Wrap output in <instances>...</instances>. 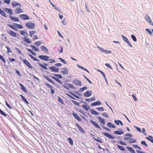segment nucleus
<instances>
[{
    "instance_id": "nucleus-41",
    "label": "nucleus",
    "mask_w": 153,
    "mask_h": 153,
    "mask_svg": "<svg viewBox=\"0 0 153 153\" xmlns=\"http://www.w3.org/2000/svg\"><path fill=\"white\" fill-rule=\"evenodd\" d=\"M116 146H117L118 148L121 150L122 151H125L126 150L125 148L122 146L116 144Z\"/></svg>"
},
{
    "instance_id": "nucleus-1",
    "label": "nucleus",
    "mask_w": 153,
    "mask_h": 153,
    "mask_svg": "<svg viewBox=\"0 0 153 153\" xmlns=\"http://www.w3.org/2000/svg\"><path fill=\"white\" fill-rule=\"evenodd\" d=\"M28 34L27 32V31H26L25 33V36H25V37H22L21 38V39H22V40L25 42V43H32V41H30V39L28 38L27 37H26V36L28 35Z\"/></svg>"
},
{
    "instance_id": "nucleus-18",
    "label": "nucleus",
    "mask_w": 153,
    "mask_h": 153,
    "mask_svg": "<svg viewBox=\"0 0 153 153\" xmlns=\"http://www.w3.org/2000/svg\"><path fill=\"white\" fill-rule=\"evenodd\" d=\"M97 118L98 119L99 122L101 124L103 125L105 124V119H103L100 116L97 117Z\"/></svg>"
},
{
    "instance_id": "nucleus-33",
    "label": "nucleus",
    "mask_w": 153,
    "mask_h": 153,
    "mask_svg": "<svg viewBox=\"0 0 153 153\" xmlns=\"http://www.w3.org/2000/svg\"><path fill=\"white\" fill-rule=\"evenodd\" d=\"M19 85L21 86V89L24 92H27V90L26 87L21 83H20Z\"/></svg>"
},
{
    "instance_id": "nucleus-49",
    "label": "nucleus",
    "mask_w": 153,
    "mask_h": 153,
    "mask_svg": "<svg viewBox=\"0 0 153 153\" xmlns=\"http://www.w3.org/2000/svg\"><path fill=\"white\" fill-rule=\"evenodd\" d=\"M68 140L70 145L71 146L73 145V142L72 139L71 137H68Z\"/></svg>"
},
{
    "instance_id": "nucleus-53",
    "label": "nucleus",
    "mask_w": 153,
    "mask_h": 153,
    "mask_svg": "<svg viewBox=\"0 0 153 153\" xmlns=\"http://www.w3.org/2000/svg\"><path fill=\"white\" fill-rule=\"evenodd\" d=\"M12 6L13 7H14L15 6H17L19 4V3L16 1H14L12 3Z\"/></svg>"
},
{
    "instance_id": "nucleus-13",
    "label": "nucleus",
    "mask_w": 153,
    "mask_h": 153,
    "mask_svg": "<svg viewBox=\"0 0 153 153\" xmlns=\"http://www.w3.org/2000/svg\"><path fill=\"white\" fill-rule=\"evenodd\" d=\"M22 61L25 65L29 68H32V66H31L29 62H28L27 60L26 59H23Z\"/></svg>"
},
{
    "instance_id": "nucleus-48",
    "label": "nucleus",
    "mask_w": 153,
    "mask_h": 153,
    "mask_svg": "<svg viewBox=\"0 0 153 153\" xmlns=\"http://www.w3.org/2000/svg\"><path fill=\"white\" fill-rule=\"evenodd\" d=\"M87 89V87L86 86H84L82 88H80L79 89V92H82L84 90Z\"/></svg>"
},
{
    "instance_id": "nucleus-59",
    "label": "nucleus",
    "mask_w": 153,
    "mask_h": 153,
    "mask_svg": "<svg viewBox=\"0 0 153 153\" xmlns=\"http://www.w3.org/2000/svg\"><path fill=\"white\" fill-rule=\"evenodd\" d=\"M121 36H122L123 39L124 41V42H126L127 41H128V38H127L125 36H124L123 35H122Z\"/></svg>"
},
{
    "instance_id": "nucleus-55",
    "label": "nucleus",
    "mask_w": 153,
    "mask_h": 153,
    "mask_svg": "<svg viewBox=\"0 0 153 153\" xmlns=\"http://www.w3.org/2000/svg\"><path fill=\"white\" fill-rule=\"evenodd\" d=\"M71 101L74 104L78 106H80V103L79 102L73 100H71Z\"/></svg>"
},
{
    "instance_id": "nucleus-64",
    "label": "nucleus",
    "mask_w": 153,
    "mask_h": 153,
    "mask_svg": "<svg viewBox=\"0 0 153 153\" xmlns=\"http://www.w3.org/2000/svg\"><path fill=\"white\" fill-rule=\"evenodd\" d=\"M20 96L21 97L22 99L23 100L24 102H25L27 101V99L22 94H20Z\"/></svg>"
},
{
    "instance_id": "nucleus-47",
    "label": "nucleus",
    "mask_w": 153,
    "mask_h": 153,
    "mask_svg": "<svg viewBox=\"0 0 153 153\" xmlns=\"http://www.w3.org/2000/svg\"><path fill=\"white\" fill-rule=\"evenodd\" d=\"M43 77L45 79H46L47 80H48L49 82H51L53 81V80L51 79L50 77H49L48 76H46L45 75H43Z\"/></svg>"
},
{
    "instance_id": "nucleus-5",
    "label": "nucleus",
    "mask_w": 153,
    "mask_h": 153,
    "mask_svg": "<svg viewBox=\"0 0 153 153\" xmlns=\"http://www.w3.org/2000/svg\"><path fill=\"white\" fill-rule=\"evenodd\" d=\"M124 140H128V142L129 143H136V140L135 139H134L132 138H130L128 137H125L124 138Z\"/></svg>"
},
{
    "instance_id": "nucleus-63",
    "label": "nucleus",
    "mask_w": 153,
    "mask_h": 153,
    "mask_svg": "<svg viewBox=\"0 0 153 153\" xmlns=\"http://www.w3.org/2000/svg\"><path fill=\"white\" fill-rule=\"evenodd\" d=\"M132 146H133V147H134V148H137L140 150H141V148L140 147L138 146V145L137 144H133L132 145Z\"/></svg>"
},
{
    "instance_id": "nucleus-52",
    "label": "nucleus",
    "mask_w": 153,
    "mask_h": 153,
    "mask_svg": "<svg viewBox=\"0 0 153 153\" xmlns=\"http://www.w3.org/2000/svg\"><path fill=\"white\" fill-rule=\"evenodd\" d=\"M58 59L60 60L62 62H63L64 64H68L67 62L62 58L59 57L58 58Z\"/></svg>"
},
{
    "instance_id": "nucleus-15",
    "label": "nucleus",
    "mask_w": 153,
    "mask_h": 153,
    "mask_svg": "<svg viewBox=\"0 0 153 153\" xmlns=\"http://www.w3.org/2000/svg\"><path fill=\"white\" fill-rule=\"evenodd\" d=\"M50 69L54 72H58L59 71V68H56L54 66H51L49 67Z\"/></svg>"
},
{
    "instance_id": "nucleus-50",
    "label": "nucleus",
    "mask_w": 153,
    "mask_h": 153,
    "mask_svg": "<svg viewBox=\"0 0 153 153\" xmlns=\"http://www.w3.org/2000/svg\"><path fill=\"white\" fill-rule=\"evenodd\" d=\"M58 101L62 105H65V103H64L62 99L59 97H58Z\"/></svg>"
},
{
    "instance_id": "nucleus-62",
    "label": "nucleus",
    "mask_w": 153,
    "mask_h": 153,
    "mask_svg": "<svg viewBox=\"0 0 153 153\" xmlns=\"http://www.w3.org/2000/svg\"><path fill=\"white\" fill-rule=\"evenodd\" d=\"M124 136L125 137H128L131 138V137H132V135L131 134L126 133L124 135Z\"/></svg>"
},
{
    "instance_id": "nucleus-45",
    "label": "nucleus",
    "mask_w": 153,
    "mask_h": 153,
    "mask_svg": "<svg viewBox=\"0 0 153 153\" xmlns=\"http://www.w3.org/2000/svg\"><path fill=\"white\" fill-rule=\"evenodd\" d=\"M50 4L52 6V7L57 11H59V8H57L56 6H55L51 1V0H49Z\"/></svg>"
},
{
    "instance_id": "nucleus-7",
    "label": "nucleus",
    "mask_w": 153,
    "mask_h": 153,
    "mask_svg": "<svg viewBox=\"0 0 153 153\" xmlns=\"http://www.w3.org/2000/svg\"><path fill=\"white\" fill-rule=\"evenodd\" d=\"M97 71H98L99 72H100L101 74L103 76L104 78V79L105 80V82L107 84V86H108V87L110 88V87L109 86V85L108 83L107 80V78H106V76L105 74L104 73V72L101 71V70L98 69L97 70Z\"/></svg>"
},
{
    "instance_id": "nucleus-4",
    "label": "nucleus",
    "mask_w": 153,
    "mask_h": 153,
    "mask_svg": "<svg viewBox=\"0 0 153 153\" xmlns=\"http://www.w3.org/2000/svg\"><path fill=\"white\" fill-rule=\"evenodd\" d=\"M38 57L40 59L46 61H48L49 59V57L45 55H39L38 56Z\"/></svg>"
},
{
    "instance_id": "nucleus-54",
    "label": "nucleus",
    "mask_w": 153,
    "mask_h": 153,
    "mask_svg": "<svg viewBox=\"0 0 153 153\" xmlns=\"http://www.w3.org/2000/svg\"><path fill=\"white\" fill-rule=\"evenodd\" d=\"M96 110L99 111H104V108L103 107H97L96 108Z\"/></svg>"
},
{
    "instance_id": "nucleus-21",
    "label": "nucleus",
    "mask_w": 153,
    "mask_h": 153,
    "mask_svg": "<svg viewBox=\"0 0 153 153\" xmlns=\"http://www.w3.org/2000/svg\"><path fill=\"white\" fill-rule=\"evenodd\" d=\"M72 115L74 116V118L78 121H82L81 119L76 114L73 112L72 113Z\"/></svg>"
},
{
    "instance_id": "nucleus-43",
    "label": "nucleus",
    "mask_w": 153,
    "mask_h": 153,
    "mask_svg": "<svg viewBox=\"0 0 153 153\" xmlns=\"http://www.w3.org/2000/svg\"><path fill=\"white\" fill-rule=\"evenodd\" d=\"M117 143H119L120 144L122 145H123L125 146H126L127 145V144L125 142H124L122 140H119V141H116Z\"/></svg>"
},
{
    "instance_id": "nucleus-2",
    "label": "nucleus",
    "mask_w": 153,
    "mask_h": 153,
    "mask_svg": "<svg viewBox=\"0 0 153 153\" xmlns=\"http://www.w3.org/2000/svg\"><path fill=\"white\" fill-rule=\"evenodd\" d=\"M25 25L29 29H33L34 28L35 24L33 23L28 22L26 23Z\"/></svg>"
},
{
    "instance_id": "nucleus-26",
    "label": "nucleus",
    "mask_w": 153,
    "mask_h": 153,
    "mask_svg": "<svg viewBox=\"0 0 153 153\" xmlns=\"http://www.w3.org/2000/svg\"><path fill=\"white\" fill-rule=\"evenodd\" d=\"M45 85L47 86L49 88H51V93L52 94H54L55 93V92L54 90L53 89V87H52V86L51 85H50L48 83H45Z\"/></svg>"
},
{
    "instance_id": "nucleus-60",
    "label": "nucleus",
    "mask_w": 153,
    "mask_h": 153,
    "mask_svg": "<svg viewBox=\"0 0 153 153\" xmlns=\"http://www.w3.org/2000/svg\"><path fill=\"white\" fill-rule=\"evenodd\" d=\"M36 32L35 31H29V34L31 37H32L33 35L35 33H36Z\"/></svg>"
},
{
    "instance_id": "nucleus-16",
    "label": "nucleus",
    "mask_w": 153,
    "mask_h": 153,
    "mask_svg": "<svg viewBox=\"0 0 153 153\" xmlns=\"http://www.w3.org/2000/svg\"><path fill=\"white\" fill-rule=\"evenodd\" d=\"M92 94V92L90 90L87 91L83 93V95L84 97H90Z\"/></svg>"
},
{
    "instance_id": "nucleus-8",
    "label": "nucleus",
    "mask_w": 153,
    "mask_h": 153,
    "mask_svg": "<svg viewBox=\"0 0 153 153\" xmlns=\"http://www.w3.org/2000/svg\"><path fill=\"white\" fill-rule=\"evenodd\" d=\"M103 135L105 137H108L109 139H114L115 138V137L110 134H109L107 133H105L104 132H102Z\"/></svg>"
},
{
    "instance_id": "nucleus-56",
    "label": "nucleus",
    "mask_w": 153,
    "mask_h": 153,
    "mask_svg": "<svg viewBox=\"0 0 153 153\" xmlns=\"http://www.w3.org/2000/svg\"><path fill=\"white\" fill-rule=\"evenodd\" d=\"M131 39L134 41L135 42H136L137 41V38L134 35L132 34L131 35Z\"/></svg>"
},
{
    "instance_id": "nucleus-23",
    "label": "nucleus",
    "mask_w": 153,
    "mask_h": 153,
    "mask_svg": "<svg viewBox=\"0 0 153 153\" xmlns=\"http://www.w3.org/2000/svg\"><path fill=\"white\" fill-rule=\"evenodd\" d=\"M101 102L99 101H97L91 104V105L92 106H97L100 105H101Z\"/></svg>"
},
{
    "instance_id": "nucleus-38",
    "label": "nucleus",
    "mask_w": 153,
    "mask_h": 153,
    "mask_svg": "<svg viewBox=\"0 0 153 153\" xmlns=\"http://www.w3.org/2000/svg\"><path fill=\"white\" fill-rule=\"evenodd\" d=\"M41 49L43 51H45L46 53L48 52V49L44 45H42L40 47Z\"/></svg>"
},
{
    "instance_id": "nucleus-31",
    "label": "nucleus",
    "mask_w": 153,
    "mask_h": 153,
    "mask_svg": "<svg viewBox=\"0 0 153 153\" xmlns=\"http://www.w3.org/2000/svg\"><path fill=\"white\" fill-rule=\"evenodd\" d=\"M10 17L11 20L15 22H18L19 21V19L18 17H15L13 16H10Z\"/></svg>"
},
{
    "instance_id": "nucleus-58",
    "label": "nucleus",
    "mask_w": 153,
    "mask_h": 153,
    "mask_svg": "<svg viewBox=\"0 0 153 153\" xmlns=\"http://www.w3.org/2000/svg\"><path fill=\"white\" fill-rule=\"evenodd\" d=\"M66 95L68 96L69 97L71 98L72 99L74 100H77L76 99L75 97H74L72 95L70 94H68V93H66Z\"/></svg>"
},
{
    "instance_id": "nucleus-10",
    "label": "nucleus",
    "mask_w": 153,
    "mask_h": 153,
    "mask_svg": "<svg viewBox=\"0 0 153 153\" xmlns=\"http://www.w3.org/2000/svg\"><path fill=\"white\" fill-rule=\"evenodd\" d=\"M97 48L99 50H100V51L105 53H111V51L107 50H104L102 48H101L99 46H97Z\"/></svg>"
},
{
    "instance_id": "nucleus-34",
    "label": "nucleus",
    "mask_w": 153,
    "mask_h": 153,
    "mask_svg": "<svg viewBox=\"0 0 153 153\" xmlns=\"http://www.w3.org/2000/svg\"><path fill=\"white\" fill-rule=\"evenodd\" d=\"M27 54L28 56H29L32 59H33V60H34L35 61L39 62V61L38 59L34 57L31 54L27 53Z\"/></svg>"
},
{
    "instance_id": "nucleus-27",
    "label": "nucleus",
    "mask_w": 153,
    "mask_h": 153,
    "mask_svg": "<svg viewBox=\"0 0 153 153\" xmlns=\"http://www.w3.org/2000/svg\"><path fill=\"white\" fill-rule=\"evenodd\" d=\"M13 25L16 28L20 29L22 28L23 27V26L22 25L15 23H13Z\"/></svg>"
},
{
    "instance_id": "nucleus-44",
    "label": "nucleus",
    "mask_w": 153,
    "mask_h": 153,
    "mask_svg": "<svg viewBox=\"0 0 153 153\" xmlns=\"http://www.w3.org/2000/svg\"><path fill=\"white\" fill-rule=\"evenodd\" d=\"M0 14L3 16L6 17V13L0 8Z\"/></svg>"
},
{
    "instance_id": "nucleus-40",
    "label": "nucleus",
    "mask_w": 153,
    "mask_h": 153,
    "mask_svg": "<svg viewBox=\"0 0 153 153\" xmlns=\"http://www.w3.org/2000/svg\"><path fill=\"white\" fill-rule=\"evenodd\" d=\"M97 137V138H95L94 137H93V138L94 140H95L98 142L100 143H102V140H101V139L99 137Z\"/></svg>"
},
{
    "instance_id": "nucleus-32",
    "label": "nucleus",
    "mask_w": 153,
    "mask_h": 153,
    "mask_svg": "<svg viewBox=\"0 0 153 153\" xmlns=\"http://www.w3.org/2000/svg\"><path fill=\"white\" fill-rule=\"evenodd\" d=\"M90 111L91 113L94 115H98L99 114V113L93 109H90Z\"/></svg>"
},
{
    "instance_id": "nucleus-11",
    "label": "nucleus",
    "mask_w": 153,
    "mask_h": 153,
    "mask_svg": "<svg viewBox=\"0 0 153 153\" xmlns=\"http://www.w3.org/2000/svg\"><path fill=\"white\" fill-rule=\"evenodd\" d=\"M114 133L116 134L121 135L124 133V132L122 128H118V130L114 131Z\"/></svg>"
},
{
    "instance_id": "nucleus-37",
    "label": "nucleus",
    "mask_w": 153,
    "mask_h": 153,
    "mask_svg": "<svg viewBox=\"0 0 153 153\" xmlns=\"http://www.w3.org/2000/svg\"><path fill=\"white\" fill-rule=\"evenodd\" d=\"M30 46L32 48V49L36 52L39 51V49L33 45H30Z\"/></svg>"
},
{
    "instance_id": "nucleus-46",
    "label": "nucleus",
    "mask_w": 153,
    "mask_h": 153,
    "mask_svg": "<svg viewBox=\"0 0 153 153\" xmlns=\"http://www.w3.org/2000/svg\"><path fill=\"white\" fill-rule=\"evenodd\" d=\"M81 107L83 108L85 110L87 111H88V110H89L90 108V106L89 105H88L87 106H85L84 105H82Z\"/></svg>"
},
{
    "instance_id": "nucleus-19",
    "label": "nucleus",
    "mask_w": 153,
    "mask_h": 153,
    "mask_svg": "<svg viewBox=\"0 0 153 153\" xmlns=\"http://www.w3.org/2000/svg\"><path fill=\"white\" fill-rule=\"evenodd\" d=\"M4 10L5 12L9 14L10 16L13 15L12 10L11 9L7 8H4Z\"/></svg>"
},
{
    "instance_id": "nucleus-12",
    "label": "nucleus",
    "mask_w": 153,
    "mask_h": 153,
    "mask_svg": "<svg viewBox=\"0 0 153 153\" xmlns=\"http://www.w3.org/2000/svg\"><path fill=\"white\" fill-rule=\"evenodd\" d=\"M73 83L77 86H81L82 85L81 81L78 79H74L73 82Z\"/></svg>"
},
{
    "instance_id": "nucleus-35",
    "label": "nucleus",
    "mask_w": 153,
    "mask_h": 153,
    "mask_svg": "<svg viewBox=\"0 0 153 153\" xmlns=\"http://www.w3.org/2000/svg\"><path fill=\"white\" fill-rule=\"evenodd\" d=\"M22 9L21 8V7H19V8H17L16 9L15 13H20L23 12Z\"/></svg>"
},
{
    "instance_id": "nucleus-42",
    "label": "nucleus",
    "mask_w": 153,
    "mask_h": 153,
    "mask_svg": "<svg viewBox=\"0 0 153 153\" xmlns=\"http://www.w3.org/2000/svg\"><path fill=\"white\" fill-rule=\"evenodd\" d=\"M7 26L9 27L10 28L12 29L13 30H14L16 31H18V29H17L16 28V27H14L13 25H12L8 24Z\"/></svg>"
},
{
    "instance_id": "nucleus-25",
    "label": "nucleus",
    "mask_w": 153,
    "mask_h": 153,
    "mask_svg": "<svg viewBox=\"0 0 153 153\" xmlns=\"http://www.w3.org/2000/svg\"><path fill=\"white\" fill-rule=\"evenodd\" d=\"M76 125L78 128L79 131L83 134L85 133L84 131L83 130L82 127L79 126V125L77 123L76 124Z\"/></svg>"
},
{
    "instance_id": "nucleus-9",
    "label": "nucleus",
    "mask_w": 153,
    "mask_h": 153,
    "mask_svg": "<svg viewBox=\"0 0 153 153\" xmlns=\"http://www.w3.org/2000/svg\"><path fill=\"white\" fill-rule=\"evenodd\" d=\"M89 122L93 124L94 126L96 128H97L100 130H102V128H101L98 125V124L96 123L95 121H94L93 120H89Z\"/></svg>"
},
{
    "instance_id": "nucleus-61",
    "label": "nucleus",
    "mask_w": 153,
    "mask_h": 153,
    "mask_svg": "<svg viewBox=\"0 0 153 153\" xmlns=\"http://www.w3.org/2000/svg\"><path fill=\"white\" fill-rule=\"evenodd\" d=\"M41 43H42V42H40V41H38L35 42L34 44L36 46H38L41 45Z\"/></svg>"
},
{
    "instance_id": "nucleus-17",
    "label": "nucleus",
    "mask_w": 153,
    "mask_h": 153,
    "mask_svg": "<svg viewBox=\"0 0 153 153\" xmlns=\"http://www.w3.org/2000/svg\"><path fill=\"white\" fill-rule=\"evenodd\" d=\"M7 33L10 35L11 36L13 37H15L16 36L17 33L14 32L12 30H10L9 31H7Z\"/></svg>"
},
{
    "instance_id": "nucleus-22",
    "label": "nucleus",
    "mask_w": 153,
    "mask_h": 153,
    "mask_svg": "<svg viewBox=\"0 0 153 153\" xmlns=\"http://www.w3.org/2000/svg\"><path fill=\"white\" fill-rule=\"evenodd\" d=\"M67 92L70 94L74 96L75 98H76L78 99H82V100H83V98L82 97H80L79 96H78V95H77L76 94H74V93H73L72 92L67 91Z\"/></svg>"
},
{
    "instance_id": "nucleus-57",
    "label": "nucleus",
    "mask_w": 153,
    "mask_h": 153,
    "mask_svg": "<svg viewBox=\"0 0 153 153\" xmlns=\"http://www.w3.org/2000/svg\"><path fill=\"white\" fill-rule=\"evenodd\" d=\"M0 114L2 116L6 117L7 116V114L2 110L0 108Z\"/></svg>"
},
{
    "instance_id": "nucleus-51",
    "label": "nucleus",
    "mask_w": 153,
    "mask_h": 153,
    "mask_svg": "<svg viewBox=\"0 0 153 153\" xmlns=\"http://www.w3.org/2000/svg\"><path fill=\"white\" fill-rule=\"evenodd\" d=\"M52 74L54 76H55L57 77L59 79H62V76L60 74Z\"/></svg>"
},
{
    "instance_id": "nucleus-6",
    "label": "nucleus",
    "mask_w": 153,
    "mask_h": 153,
    "mask_svg": "<svg viewBox=\"0 0 153 153\" xmlns=\"http://www.w3.org/2000/svg\"><path fill=\"white\" fill-rule=\"evenodd\" d=\"M37 64L43 69L45 70L48 69L47 66L48 65V63H43L42 64L38 62L37 63Z\"/></svg>"
},
{
    "instance_id": "nucleus-30",
    "label": "nucleus",
    "mask_w": 153,
    "mask_h": 153,
    "mask_svg": "<svg viewBox=\"0 0 153 153\" xmlns=\"http://www.w3.org/2000/svg\"><path fill=\"white\" fill-rule=\"evenodd\" d=\"M62 70L61 71V72H62L64 74H68V70L66 68H62Z\"/></svg>"
},
{
    "instance_id": "nucleus-3",
    "label": "nucleus",
    "mask_w": 153,
    "mask_h": 153,
    "mask_svg": "<svg viewBox=\"0 0 153 153\" xmlns=\"http://www.w3.org/2000/svg\"><path fill=\"white\" fill-rule=\"evenodd\" d=\"M62 86L64 87L65 88H66L68 90L70 91L69 88L75 90V87L72 84L68 83L67 84V85H62Z\"/></svg>"
},
{
    "instance_id": "nucleus-29",
    "label": "nucleus",
    "mask_w": 153,
    "mask_h": 153,
    "mask_svg": "<svg viewBox=\"0 0 153 153\" xmlns=\"http://www.w3.org/2000/svg\"><path fill=\"white\" fill-rule=\"evenodd\" d=\"M126 148L131 153H136L134 150L133 149L132 147L130 146H126Z\"/></svg>"
},
{
    "instance_id": "nucleus-14",
    "label": "nucleus",
    "mask_w": 153,
    "mask_h": 153,
    "mask_svg": "<svg viewBox=\"0 0 153 153\" xmlns=\"http://www.w3.org/2000/svg\"><path fill=\"white\" fill-rule=\"evenodd\" d=\"M19 16L24 20H27L30 19L29 16L26 14H22L19 15Z\"/></svg>"
},
{
    "instance_id": "nucleus-36",
    "label": "nucleus",
    "mask_w": 153,
    "mask_h": 153,
    "mask_svg": "<svg viewBox=\"0 0 153 153\" xmlns=\"http://www.w3.org/2000/svg\"><path fill=\"white\" fill-rule=\"evenodd\" d=\"M146 139L149 141H150L151 143H153V137L151 135H149L148 137H146Z\"/></svg>"
},
{
    "instance_id": "nucleus-20",
    "label": "nucleus",
    "mask_w": 153,
    "mask_h": 153,
    "mask_svg": "<svg viewBox=\"0 0 153 153\" xmlns=\"http://www.w3.org/2000/svg\"><path fill=\"white\" fill-rule=\"evenodd\" d=\"M49 76L52 79H53L55 80L57 82H58L60 84H62V81L57 77L56 76L55 77L54 76H53L51 75H49Z\"/></svg>"
},
{
    "instance_id": "nucleus-24",
    "label": "nucleus",
    "mask_w": 153,
    "mask_h": 153,
    "mask_svg": "<svg viewBox=\"0 0 153 153\" xmlns=\"http://www.w3.org/2000/svg\"><path fill=\"white\" fill-rule=\"evenodd\" d=\"M75 109L76 110L78 111V112H80L84 116H86V117H88V116L86 115L85 113L83 111H82L81 108H79L78 107H75Z\"/></svg>"
},
{
    "instance_id": "nucleus-28",
    "label": "nucleus",
    "mask_w": 153,
    "mask_h": 153,
    "mask_svg": "<svg viewBox=\"0 0 153 153\" xmlns=\"http://www.w3.org/2000/svg\"><path fill=\"white\" fill-rule=\"evenodd\" d=\"M107 126L110 128H116L115 125L111 122H108L107 124Z\"/></svg>"
},
{
    "instance_id": "nucleus-39",
    "label": "nucleus",
    "mask_w": 153,
    "mask_h": 153,
    "mask_svg": "<svg viewBox=\"0 0 153 153\" xmlns=\"http://www.w3.org/2000/svg\"><path fill=\"white\" fill-rule=\"evenodd\" d=\"M25 49L27 50L28 52L30 53L31 54L34 56L36 55V53L35 52H33L32 50L30 49L25 48Z\"/></svg>"
}]
</instances>
